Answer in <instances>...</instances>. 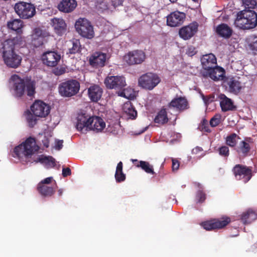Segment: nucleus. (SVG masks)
Masks as SVG:
<instances>
[{"label": "nucleus", "mask_w": 257, "mask_h": 257, "mask_svg": "<svg viewBox=\"0 0 257 257\" xmlns=\"http://www.w3.org/2000/svg\"><path fill=\"white\" fill-rule=\"evenodd\" d=\"M37 190L43 196H51L55 192L53 187L48 186H38Z\"/></svg>", "instance_id": "obj_38"}, {"label": "nucleus", "mask_w": 257, "mask_h": 257, "mask_svg": "<svg viewBox=\"0 0 257 257\" xmlns=\"http://www.w3.org/2000/svg\"><path fill=\"white\" fill-rule=\"evenodd\" d=\"M194 185L197 187L199 188V190H202L203 189L202 185L198 182H195Z\"/></svg>", "instance_id": "obj_59"}, {"label": "nucleus", "mask_w": 257, "mask_h": 257, "mask_svg": "<svg viewBox=\"0 0 257 257\" xmlns=\"http://www.w3.org/2000/svg\"><path fill=\"white\" fill-rule=\"evenodd\" d=\"M123 109L125 112L129 116V118L134 119L137 116V111L133 106L131 102L124 104Z\"/></svg>", "instance_id": "obj_40"}, {"label": "nucleus", "mask_w": 257, "mask_h": 257, "mask_svg": "<svg viewBox=\"0 0 257 257\" xmlns=\"http://www.w3.org/2000/svg\"><path fill=\"white\" fill-rule=\"evenodd\" d=\"M202 130L206 132L209 133L210 132V130L209 128L207 121L205 119H204L202 122Z\"/></svg>", "instance_id": "obj_50"}, {"label": "nucleus", "mask_w": 257, "mask_h": 257, "mask_svg": "<svg viewBox=\"0 0 257 257\" xmlns=\"http://www.w3.org/2000/svg\"><path fill=\"white\" fill-rule=\"evenodd\" d=\"M256 218V214L254 211L248 210L242 214L241 219L244 224H249L255 220Z\"/></svg>", "instance_id": "obj_33"}, {"label": "nucleus", "mask_w": 257, "mask_h": 257, "mask_svg": "<svg viewBox=\"0 0 257 257\" xmlns=\"http://www.w3.org/2000/svg\"><path fill=\"white\" fill-rule=\"evenodd\" d=\"M242 3L245 8L244 10L253 9L256 6V0H242Z\"/></svg>", "instance_id": "obj_43"}, {"label": "nucleus", "mask_w": 257, "mask_h": 257, "mask_svg": "<svg viewBox=\"0 0 257 257\" xmlns=\"http://www.w3.org/2000/svg\"><path fill=\"white\" fill-rule=\"evenodd\" d=\"M65 72V69L64 68H61L60 69L56 68L54 70V73L56 75H61Z\"/></svg>", "instance_id": "obj_54"}, {"label": "nucleus", "mask_w": 257, "mask_h": 257, "mask_svg": "<svg viewBox=\"0 0 257 257\" xmlns=\"http://www.w3.org/2000/svg\"><path fill=\"white\" fill-rule=\"evenodd\" d=\"M249 47L254 55H257V37H254L252 39Z\"/></svg>", "instance_id": "obj_47"}, {"label": "nucleus", "mask_w": 257, "mask_h": 257, "mask_svg": "<svg viewBox=\"0 0 257 257\" xmlns=\"http://www.w3.org/2000/svg\"><path fill=\"white\" fill-rule=\"evenodd\" d=\"M106 57L105 54L96 52L90 58L89 63L93 67H102L105 65Z\"/></svg>", "instance_id": "obj_22"}, {"label": "nucleus", "mask_w": 257, "mask_h": 257, "mask_svg": "<svg viewBox=\"0 0 257 257\" xmlns=\"http://www.w3.org/2000/svg\"><path fill=\"white\" fill-rule=\"evenodd\" d=\"M202 75L204 77H209L214 81H224L226 78L225 70L217 65L208 71H203Z\"/></svg>", "instance_id": "obj_13"}, {"label": "nucleus", "mask_w": 257, "mask_h": 257, "mask_svg": "<svg viewBox=\"0 0 257 257\" xmlns=\"http://www.w3.org/2000/svg\"><path fill=\"white\" fill-rule=\"evenodd\" d=\"M214 98V96H205L202 95V98L206 104H208L213 100Z\"/></svg>", "instance_id": "obj_53"}, {"label": "nucleus", "mask_w": 257, "mask_h": 257, "mask_svg": "<svg viewBox=\"0 0 257 257\" xmlns=\"http://www.w3.org/2000/svg\"><path fill=\"white\" fill-rule=\"evenodd\" d=\"M251 249L253 251L255 250L257 251V242L253 245V246L251 247Z\"/></svg>", "instance_id": "obj_60"}, {"label": "nucleus", "mask_w": 257, "mask_h": 257, "mask_svg": "<svg viewBox=\"0 0 257 257\" xmlns=\"http://www.w3.org/2000/svg\"><path fill=\"white\" fill-rule=\"evenodd\" d=\"M123 0H111V5L114 8L122 5Z\"/></svg>", "instance_id": "obj_51"}, {"label": "nucleus", "mask_w": 257, "mask_h": 257, "mask_svg": "<svg viewBox=\"0 0 257 257\" xmlns=\"http://www.w3.org/2000/svg\"><path fill=\"white\" fill-rule=\"evenodd\" d=\"M198 25L197 23L194 22L189 25L181 28L179 31L180 37L186 40L191 38L197 32Z\"/></svg>", "instance_id": "obj_18"}, {"label": "nucleus", "mask_w": 257, "mask_h": 257, "mask_svg": "<svg viewBox=\"0 0 257 257\" xmlns=\"http://www.w3.org/2000/svg\"><path fill=\"white\" fill-rule=\"evenodd\" d=\"M234 24L243 30L251 29L257 26V14L252 10H244L237 14Z\"/></svg>", "instance_id": "obj_2"}, {"label": "nucleus", "mask_w": 257, "mask_h": 257, "mask_svg": "<svg viewBox=\"0 0 257 257\" xmlns=\"http://www.w3.org/2000/svg\"><path fill=\"white\" fill-rule=\"evenodd\" d=\"M36 116H37L34 115L33 113H31L30 111L27 113L26 118L29 124V126L30 127H34V126L36 124L37 121Z\"/></svg>", "instance_id": "obj_42"}, {"label": "nucleus", "mask_w": 257, "mask_h": 257, "mask_svg": "<svg viewBox=\"0 0 257 257\" xmlns=\"http://www.w3.org/2000/svg\"><path fill=\"white\" fill-rule=\"evenodd\" d=\"M187 52H188V54L190 56L194 55L196 53V52L195 51V48L193 47L189 48L188 51Z\"/></svg>", "instance_id": "obj_58"}, {"label": "nucleus", "mask_w": 257, "mask_h": 257, "mask_svg": "<svg viewBox=\"0 0 257 257\" xmlns=\"http://www.w3.org/2000/svg\"><path fill=\"white\" fill-rule=\"evenodd\" d=\"M206 199V194L203 190H198L196 195V200L197 203H202Z\"/></svg>", "instance_id": "obj_44"}, {"label": "nucleus", "mask_w": 257, "mask_h": 257, "mask_svg": "<svg viewBox=\"0 0 257 257\" xmlns=\"http://www.w3.org/2000/svg\"><path fill=\"white\" fill-rule=\"evenodd\" d=\"M221 116L219 114L215 115L210 120V124L212 127L217 126L220 122Z\"/></svg>", "instance_id": "obj_46"}, {"label": "nucleus", "mask_w": 257, "mask_h": 257, "mask_svg": "<svg viewBox=\"0 0 257 257\" xmlns=\"http://www.w3.org/2000/svg\"><path fill=\"white\" fill-rule=\"evenodd\" d=\"M102 4H103V7L102 8V9H107V5L105 3H103V2H102Z\"/></svg>", "instance_id": "obj_62"}, {"label": "nucleus", "mask_w": 257, "mask_h": 257, "mask_svg": "<svg viewBox=\"0 0 257 257\" xmlns=\"http://www.w3.org/2000/svg\"><path fill=\"white\" fill-rule=\"evenodd\" d=\"M39 147L36 145L35 139L32 137L28 138L24 142L14 149L15 153L18 155H24L29 156L38 151Z\"/></svg>", "instance_id": "obj_7"}, {"label": "nucleus", "mask_w": 257, "mask_h": 257, "mask_svg": "<svg viewBox=\"0 0 257 257\" xmlns=\"http://www.w3.org/2000/svg\"><path fill=\"white\" fill-rule=\"evenodd\" d=\"M31 110L35 116L45 117L50 113V107L41 100H36L31 106Z\"/></svg>", "instance_id": "obj_15"}, {"label": "nucleus", "mask_w": 257, "mask_h": 257, "mask_svg": "<svg viewBox=\"0 0 257 257\" xmlns=\"http://www.w3.org/2000/svg\"><path fill=\"white\" fill-rule=\"evenodd\" d=\"M103 93V89L97 85H93L88 89V95L90 100L96 102L99 100Z\"/></svg>", "instance_id": "obj_26"}, {"label": "nucleus", "mask_w": 257, "mask_h": 257, "mask_svg": "<svg viewBox=\"0 0 257 257\" xmlns=\"http://www.w3.org/2000/svg\"><path fill=\"white\" fill-rule=\"evenodd\" d=\"M172 3H176L178 0H169Z\"/></svg>", "instance_id": "obj_63"}, {"label": "nucleus", "mask_w": 257, "mask_h": 257, "mask_svg": "<svg viewBox=\"0 0 257 257\" xmlns=\"http://www.w3.org/2000/svg\"><path fill=\"white\" fill-rule=\"evenodd\" d=\"M250 140V138H245L244 140L240 141L234 148V151L240 157L244 158L249 155L251 149L249 143Z\"/></svg>", "instance_id": "obj_21"}, {"label": "nucleus", "mask_w": 257, "mask_h": 257, "mask_svg": "<svg viewBox=\"0 0 257 257\" xmlns=\"http://www.w3.org/2000/svg\"><path fill=\"white\" fill-rule=\"evenodd\" d=\"M155 122L161 124H165L168 121L167 112L165 108L161 109L157 113L154 119Z\"/></svg>", "instance_id": "obj_34"}, {"label": "nucleus", "mask_w": 257, "mask_h": 257, "mask_svg": "<svg viewBox=\"0 0 257 257\" xmlns=\"http://www.w3.org/2000/svg\"><path fill=\"white\" fill-rule=\"evenodd\" d=\"M123 164L121 162H119L116 166L115 173V179L117 183L124 181L125 180V174L122 172Z\"/></svg>", "instance_id": "obj_35"}, {"label": "nucleus", "mask_w": 257, "mask_h": 257, "mask_svg": "<svg viewBox=\"0 0 257 257\" xmlns=\"http://www.w3.org/2000/svg\"><path fill=\"white\" fill-rule=\"evenodd\" d=\"M89 129L96 132H101L105 127V122L99 116H89Z\"/></svg>", "instance_id": "obj_25"}, {"label": "nucleus", "mask_w": 257, "mask_h": 257, "mask_svg": "<svg viewBox=\"0 0 257 257\" xmlns=\"http://www.w3.org/2000/svg\"><path fill=\"white\" fill-rule=\"evenodd\" d=\"M63 140H58L56 142L55 148L56 149L58 150H61L63 147Z\"/></svg>", "instance_id": "obj_55"}, {"label": "nucleus", "mask_w": 257, "mask_h": 257, "mask_svg": "<svg viewBox=\"0 0 257 257\" xmlns=\"http://www.w3.org/2000/svg\"><path fill=\"white\" fill-rule=\"evenodd\" d=\"M132 162L137 167L141 168V169L145 171L147 173L152 175L155 174V172L154 171L153 166L149 162L144 161H140L139 162L136 159L132 160Z\"/></svg>", "instance_id": "obj_31"}, {"label": "nucleus", "mask_w": 257, "mask_h": 257, "mask_svg": "<svg viewBox=\"0 0 257 257\" xmlns=\"http://www.w3.org/2000/svg\"><path fill=\"white\" fill-rule=\"evenodd\" d=\"M60 58V54L54 51H47L42 55V60L43 63L49 67L56 66Z\"/></svg>", "instance_id": "obj_17"}, {"label": "nucleus", "mask_w": 257, "mask_h": 257, "mask_svg": "<svg viewBox=\"0 0 257 257\" xmlns=\"http://www.w3.org/2000/svg\"><path fill=\"white\" fill-rule=\"evenodd\" d=\"M76 31L83 37L91 39L94 36L93 27L91 23L85 18H80L75 22Z\"/></svg>", "instance_id": "obj_9"}, {"label": "nucleus", "mask_w": 257, "mask_h": 257, "mask_svg": "<svg viewBox=\"0 0 257 257\" xmlns=\"http://www.w3.org/2000/svg\"><path fill=\"white\" fill-rule=\"evenodd\" d=\"M58 195L59 196H61L62 195V193H63V191L62 189H59L58 191Z\"/></svg>", "instance_id": "obj_61"}, {"label": "nucleus", "mask_w": 257, "mask_h": 257, "mask_svg": "<svg viewBox=\"0 0 257 257\" xmlns=\"http://www.w3.org/2000/svg\"><path fill=\"white\" fill-rule=\"evenodd\" d=\"M194 2H197L198 0H193Z\"/></svg>", "instance_id": "obj_64"}, {"label": "nucleus", "mask_w": 257, "mask_h": 257, "mask_svg": "<svg viewBox=\"0 0 257 257\" xmlns=\"http://www.w3.org/2000/svg\"><path fill=\"white\" fill-rule=\"evenodd\" d=\"M53 179V178L51 177L46 178L44 179V180H42L38 185V186H47L46 184H50L52 180Z\"/></svg>", "instance_id": "obj_48"}, {"label": "nucleus", "mask_w": 257, "mask_h": 257, "mask_svg": "<svg viewBox=\"0 0 257 257\" xmlns=\"http://www.w3.org/2000/svg\"><path fill=\"white\" fill-rule=\"evenodd\" d=\"M215 32L220 37L227 39L231 36L233 30L227 24L222 23L216 27Z\"/></svg>", "instance_id": "obj_29"}, {"label": "nucleus", "mask_w": 257, "mask_h": 257, "mask_svg": "<svg viewBox=\"0 0 257 257\" xmlns=\"http://www.w3.org/2000/svg\"><path fill=\"white\" fill-rule=\"evenodd\" d=\"M239 139H240L239 136L237 135L235 133H232L226 137L225 143L226 145L234 148L236 147L237 141Z\"/></svg>", "instance_id": "obj_39"}, {"label": "nucleus", "mask_w": 257, "mask_h": 257, "mask_svg": "<svg viewBox=\"0 0 257 257\" xmlns=\"http://www.w3.org/2000/svg\"><path fill=\"white\" fill-rule=\"evenodd\" d=\"M52 27L55 33L59 36H62L66 31V25L62 19L55 18L51 20Z\"/></svg>", "instance_id": "obj_28"}, {"label": "nucleus", "mask_w": 257, "mask_h": 257, "mask_svg": "<svg viewBox=\"0 0 257 257\" xmlns=\"http://www.w3.org/2000/svg\"><path fill=\"white\" fill-rule=\"evenodd\" d=\"M71 42L72 47L69 49V53L74 54L79 52L81 49L80 41L77 39H73Z\"/></svg>", "instance_id": "obj_41"}, {"label": "nucleus", "mask_w": 257, "mask_h": 257, "mask_svg": "<svg viewBox=\"0 0 257 257\" xmlns=\"http://www.w3.org/2000/svg\"><path fill=\"white\" fill-rule=\"evenodd\" d=\"M59 92L64 97H71L75 95L80 89L79 82L75 79H70L62 82L59 85Z\"/></svg>", "instance_id": "obj_6"}, {"label": "nucleus", "mask_w": 257, "mask_h": 257, "mask_svg": "<svg viewBox=\"0 0 257 257\" xmlns=\"http://www.w3.org/2000/svg\"><path fill=\"white\" fill-rule=\"evenodd\" d=\"M124 59L129 65L140 64L145 61L146 54L142 50H134L125 54Z\"/></svg>", "instance_id": "obj_12"}, {"label": "nucleus", "mask_w": 257, "mask_h": 257, "mask_svg": "<svg viewBox=\"0 0 257 257\" xmlns=\"http://www.w3.org/2000/svg\"><path fill=\"white\" fill-rule=\"evenodd\" d=\"M11 42L13 44L12 48L15 49L16 45L22 46L25 44V37L22 35V34H17V36L12 39H8L4 41L3 43Z\"/></svg>", "instance_id": "obj_36"}, {"label": "nucleus", "mask_w": 257, "mask_h": 257, "mask_svg": "<svg viewBox=\"0 0 257 257\" xmlns=\"http://www.w3.org/2000/svg\"><path fill=\"white\" fill-rule=\"evenodd\" d=\"M201 62L204 71H208L217 65L216 58L212 53L203 55L201 59Z\"/></svg>", "instance_id": "obj_23"}, {"label": "nucleus", "mask_w": 257, "mask_h": 257, "mask_svg": "<svg viewBox=\"0 0 257 257\" xmlns=\"http://www.w3.org/2000/svg\"><path fill=\"white\" fill-rule=\"evenodd\" d=\"M89 117L85 114H79L77 117L76 128L81 132L85 128L86 130L89 129Z\"/></svg>", "instance_id": "obj_30"}, {"label": "nucleus", "mask_w": 257, "mask_h": 257, "mask_svg": "<svg viewBox=\"0 0 257 257\" xmlns=\"http://www.w3.org/2000/svg\"><path fill=\"white\" fill-rule=\"evenodd\" d=\"M13 82V95L15 97H22L25 93L28 96H33L35 93V83L29 79L21 78L14 74L11 77Z\"/></svg>", "instance_id": "obj_1"}, {"label": "nucleus", "mask_w": 257, "mask_h": 257, "mask_svg": "<svg viewBox=\"0 0 257 257\" xmlns=\"http://www.w3.org/2000/svg\"><path fill=\"white\" fill-rule=\"evenodd\" d=\"M38 160L41 163L45 165L47 168L54 167L55 166V160L52 156H43L39 157Z\"/></svg>", "instance_id": "obj_37"}, {"label": "nucleus", "mask_w": 257, "mask_h": 257, "mask_svg": "<svg viewBox=\"0 0 257 257\" xmlns=\"http://www.w3.org/2000/svg\"><path fill=\"white\" fill-rule=\"evenodd\" d=\"M161 81V78L157 74L148 72L140 76L138 83L142 88L146 90H152L160 83Z\"/></svg>", "instance_id": "obj_5"}, {"label": "nucleus", "mask_w": 257, "mask_h": 257, "mask_svg": "<svg viewBox=\"0 0 257 257\" xmlns=\"http://www.w3.org/2000/svg\"><path fill=\"white\" fill-rule=\"evenodd\" d=\"M11 42L3 43V58L5 64L10 68H16L21 64L22 57L17 54L12 47Z\"/></svg>", "instance_id": "obj_3"}, {"label": "nucleus", "mask_w": 257, "mask_h": 257, "mask_svg": "<svg viewBox=\"0 0 257 257\" xmlns=\"http://www.w3.org/2000/svg\"><path fill=\"white\" fill-rule=\"evenodd\" d=\"M202 151L203 149L201 147L197 146L192 150V153L193 154H197Z\"/></svg>", "instance_id": "obj_56"}, {"label": "nucleus", "mask_w": 257, "mask_h": 257, "mask_svg": "<svg viewBox=\"0 0 257 257\" xmlns=\"http://www.w3.org/2000/svg\"><path fill=\"white\" fill-rule=\"evenodd\" d=\"M104 84L108 89H114L121 90L118 92L120 96L127 98L125 95L124 89L126 85L125 80L124 77L120 76H108L104 80Z\"/></svg>", "instance_id": "obj_4"}, {"label": "nucleus", "mask_w": 257, "mask_h": 257, "mask_svg": "<svg viewBox=\"0 0 257 257\" xmlns=\"http://www.w3.org/2000/svg\"><path fill=\"white\" fill-rule=\"evenodd\" d=\"M172 168L173 171H176L178 170L179 166H180V163L179 162L175 159H172Z\"/></svg>", "instance_id": "obj_49"}, {"label": "nucleus", "mask_w": 257, "mask_h": 257, "mask_svg": "<svg viewBox=\"0 0 257 257\" xmlns=\"http://www.w3.org/2000/svg\"><path fill=\"white\" fill-rule=\"evenodd\" d=\"M49 36V33L46 30L36 28L33 30L31 36V44L35 48L39 47L47 42V39Z\"/></svg>", "instance_id": "obj_11"}, {"label": "nucleus", "mask_w": 257, "mask_h": 257, "mask_svg": "<svg viewBox=\"0 0 257 257\" xmlns=\"http://www.w3.org/2000/svg\"><path fill=\"white\" fill-rule=\"evenodd\" d=\"M231 222L229 217L224 216L220 218L213 219L202 222L201 226L206 230L221 229Z\"/></svg>", "instance_id": "obj_10"}, {"label": "nucleus", "mask_w": 257, "mask_h": 257, "mask_svg": "<svg viewBox=\"0 0 257 257\" xmlns=\"http://www.w3.org/2000/svg\"><path fill=\"white\" fill-rule=\"evenodd\" d=\"M75 0H62L58 6V8L61 12L69 13L74 11L77 6Z\"/></svg>", "instance_id": "obj_27"}, {"label": "nucleus", "mask_w": 257, "mask_h": 257, "mask_svg": "<svg viewBox=\"0 0 257 257\" xmlns=\"http://www.w3.org/2000/svg\"><path fill=\"white\" fill-rule=\"evenodd\" d=\"M62 174L63 177L70 176L71 174V169L69 168H63Z\"/></svg>", "instance_id": "obj_52"}, {"label": "nucleus", "mask_w": 257, "mask_h": 257, "mask_svg": "<svg viewBox=\"0 0 257 257\" xmlns=\"http://www.w3.org/2000/svg\"><path fill=\"white\" fill-rule=\"evenodd\" d=\"M167 18V25L171 27H176L182 25L186 18V14L183 12L176 11L171 13Z\"/></svg>", "instance_id": "obj_16"}, {"label": "nucleus", "mask_w": 257, "mask_h": 257, "mask_svg": "<svg viewBox=\"0 0 257 257\" xmlns=\"http://www.w3.org/2000/svg\"><path fill=\"white\" fill-rule=\"evenodd\" d=\"M8 27L17 32V34H22V28L23 27V21L20 19H15L8 22Z\"/></svg>", "instance_id": "obj_32"}, {"label": "nucleus", "mask_w": 257, "mask_h": 257, "mask_svg": "<svg viewBox=\"0 0 257 257\" xmlns=\"http://www.w3.org/2000/svg\"><path fill=\"white\" fill-rule=\"evenodd\" d=\"M15 11L22 19H28L36 14V8L33 4L25 2H19L15 5Z\"/></svg>", "instance_id": "obj_8"}, {"label": "nucleus", "mask_w": 257, "mask_h": 257, "mask_svg": "<svg viewBox=\"0 0 257 257\" xmlns=\"http://www.w3.org/2000/svg\"><path fill=\"white\" fill-rule=\"evenodd\" d=\"M220 101V106L223 112L234 111L236 109L233 100L227 97L224 94H220L218 95Z\"/></svg>", "instance_id": "obj_20"}, {"label": "nucleus", "mask_w": 257, "mask_h": 257, "mask_svg": "<svg viewBox=\"0 0 257 257\" xmlns=\"http://www.w3.org/2000/svg\"><path fill=\"white\" fill-rule=\"evenodd\" d=\"M219 154L224 158H227L229 155V150L227 146H222L218 149Z\"/></svg>", "instance_id": "obj_45"}, {"label": "nucleus", "mask_w": 257, "mask_h": 257, "mask_svg": "<svg viewBox=\"0 0 257 257\" xmlns=\"http://www.w3.org/2000/svg\"><path fill=\"white\" fill-rule=\"evenodd\" d=\"M234 175L237 180L244 179V182L248 181L252 177V169L240 164L236 165L232 169Z\"/></svg>", "instance_id": "obj_14"}, {"label": "nucleus", "mask_w": 257, "mask_h": 257, "mask_svg": "<svg viewBox=\"0 0 257 257\" xmlns=\"http://www.w3.org/2000/svg\"><path fill=\"white\" fill-rule=\"evenodd\" d=\"M228 87V91L234 94H237L241 90V83L234 77H226L223 81Z\"/></svg>", "instance_id": "obj_24"}, {"label": "nucleus", "mask_w": 257, "mask_h": 257, "mask_svg": "<svg viewBox=\"0 0 257 257\" xmlns=\"http://www.w3.org/2000/svg\"><path fill=\"white\" fill-rule=\"evenodd\" d=\"M169 108H173L182 111L188 108V102L185 97H176L173 99L167 105Z\"/></svg>", "instance_id": "obj_19"}, {"label": "nucleus", "mask_w": 257, "mask_h": 257, "mask_svg": "<svg viewBox=\"0 0 257 257\" xmlns=\"http://www.w3.org/2000/svg\"><path fill=\"white\" fill-rule=\"evenodd\" d=\"M42 143L43 146L46 148L49 147V140L47 138L45 137L44 140H42Z\"/></svg>", "instance_id": "obj_57"}]
</instances>
